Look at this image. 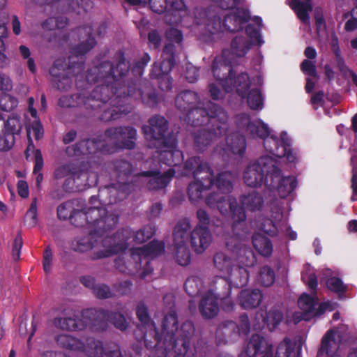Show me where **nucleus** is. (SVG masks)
<instances>
[{"label":"nucleus","mask_w":357,"mask_h":357,"mask_svg":"<svg viewBox=\"0 0 357 357\" xmlns=\"http://www.w3.org/2000/svg\"><path fill=\"white\" fill-rule=\"evenodd\" d=\"M281 169L276 165L272 175L266 179V187L270 190H276L281 198H286L297 186L296 178L292 176H282Z\"/></svg>","instance_id":"15"},{"label":"nucleus","mask_w":357,"mask_h":357,"mask_svg":"<svg viewBox=\"0 0 357 357\" xmlns=\"http://www.w3.org/2000/svg\"><path fill=\"white\" fill-rule=\"evenodd\" d=\"M281 143L285 149V153L283 157H286L289 162H296L298 160L297 153L291 148V139L286 132H281Z\"/></svg>","instance_id":"64"},{"label":"nucleus","mask_w":357,"mask_h":357,"mask_svg":"<svg viewBox=\"0 0 357 357\" xmlns=\"http://www.w3.org/2000/svg\"><path fill=\"white\" fill-rule=\"evenodd\" d=\"M203 281L198 276L188 278L184 283V289L187 294L190 297L199 296L203 289Z\"/></svg>","instance_id":"53"},{"label":"nucleus","mask_w":357,"mask_h":357,"mask_svg":"<svg viewBox=\"0 0 357 357\" xmlns=\"http://www.w3.org/2000/svg\"><path fill=\"white\" fill-rule=\"evenodd\" d=\"M275 279V274L274 270L269 266H264L260 268L259 282L264 287L271 286Z\"/></svg>","instance_id":"60"},{"label":"nucleus","mask_w":357,"mask_h":357,"mask_svg":"<svg viewBox=\"0 0 357 357\" xmlns=\"http://www.w3.org/2000/svg\"><path fill=\"white\" fill-rule=\"evenodd\" d=\"M174 174L175 170L173 168H169L164 174H161L159 170L143 171L140 173L141 176L149 178L146 183V188L149 190L165 188Z\"/></svg>","instance_id":"25"},{"label":"nucleus","mask_w":357,"mask_h":357,"mask_svg":"<svg viewBox=\"0 0 357 357\" xmlns=\"http://www.w3.org/2000/svg\"><path fill=\"white\" fill-rule=\"evenodd\" d=\"M136 315L142 324V328L140 330L142 332V336L144 334L148 331L147 327L149 328V331L151 329V324H154L151 320V317L149 316V310L146 305L143 302H139L136 307Z\"/></svg>","instance_id":"51"},{"label":"nucleus","mask_w":357,"mask_h":357,"mask_svg":"<svg viewBox=\"0 0 357 357\" xmlns=\"http://www.w3.org/2000/svg\"><path fill=\"white\" fill-rule=\"evenodd\" d=\"M241 206L243 209L250 211H257L262 209L264 204V199L261 193L253 190L246 195L241 197Z\"/></svg>","instance_id":"35"},{"label":"nucleus","mask_w":357,"mask_h":357,"mask_svg":"<svg viewBox=\"0 0 357 357\" xmlns=\"http://www.w3.org/2000/svg\"><path fill=\"white\" fill-rule=\"evenodd\" d=\"M170 11L174 13V19H170L169 23H178L181 21V13H186L187 6L184 0H167Z\"/></svg>","instance_id":"57"},{"label":"nucleus","mask_w":357,"mask_h":357,"mask_svg":"<svg viewBox=\"0 0 357 357\" xmlns=\"http://www.w3.org/2000/svg\"><path fill=\"white\" fill-rule=\"evenodd\" d=\"M105 210H100L98 206H90L87 210L75 209L69 216L70 223L77 227H86L87 229H95V231L105 234L114 229L119 220L118 214H111L102 218V213L106 214Z\"/></svg>","instance_id":"5"},{"label":"nucleus","mask_w":357,"mask_h":357,"mask_svg":"<svg viewBox=\"0 0 357 357\" xmlns=\"http://www.w3.org/2000/svg\"><path fill=\"white\" fill-rule=\"evenodd\" d=\"M290 6L303 23H309L310 16L308 13L312 10L311 3H305L301 0H292Z\"/></svg>","instance_id":"48"},{"label":"nucleus","mask_w":357,"mask_h":357,"mask_svg":"<svg viewBox=\"0 0 357 357\" xmlns=\"http://www.w3.org/2000/svg\"><path fill=\"white\" fill-rule=\"evenodd\" d=\"M165 245L163 241L153 240L148 244L131 250V257L135 260V267L137 269L142 268L143 259H153L161 255L165 252Z\"/></svg>","instance_id":"20"},{"label":"nucleus","mask_w":357,"mask_h":357,"mask_svg":"<svg viewBox=\"0 0 357 357\" xmlns=\"http://www.w3.org/2000/svg\"><path fill=\"white\" fill-rule=\"evenodd\" d=\"M66 66L64 60L58 59L54 61L50 69L54 86L60 91H68L73 84L72 77L65 69Z\"/></svg>","instance_id":"22"},{"label":"nucleus","mask_w":357,"mask_h":357,"mask_svg":"<svg viewBox=\"0 0 357 357\" xmlns=\"http://www.w3.org/2000/svg\"><path fill=\"white\" fill-rule=\"evenodd\" d=\"M239 337L238 324L231 320H225L220 323L215 332V340L218 345L235 342Z\"/></svg>","instance_id":"24"},{"label":"nucleus","mask_w":357,"mask_h":357,"mask_svg":"<svg viewBox=\"0 0 357 357\" xmlns=\"http://www.w3.org/2000/svg\"><path fill=\"white\" fill-rule=\"evenodd\" d=\"M213 263L218 271L227 275L236 266L232 258L222 252H217L214 255Z\"/></svg>","instance_id":"47"},{"label":"nucleus","mask_w":357,"mask_h":357,"mask_svg":"<svg viewBox=\"0 0 357 357\" xmlns=\"http://www.w3.org/2000/svg\"><path fill=\"white\" fill-rule=\"evenodd\" d=\"M230 283L235 288H242L247 285L249 281L248 270L240 266H235L228 274Z\"/></svg>","instance_id":"40"},{"label":"nucleus","mask_w":357,"mask_h":357,"mask_svg":"<svg viewBox=\"0 0 357 357\" xmlns=\"http://www.w3.org/2000/svg\"><path fill=\"white\" fill-rule=\"evenodd\" d=\"M298 304L302 310L301 319L310 321L313 318V312L317 305V298L307 294H303L298 298Z\"/></svg>","instance_id":"39"},{"label":"nucleus","mask_w":357,"mask_h":357,"mask_svg":"<svg viewBox=\"0 0 357 357\" xmlns=\"http://www.w3.org/2000/svg\"><path fill=\"white\" fill-rule=\"evenodd\" d=\"M79 39H84L80 43L73 46L71 48L70 53L72 56L69 57L68 70L70 69H77L76 73H79L84 68V61H71V60L78 58L79 56H84L96 45V40L93 36V27L91 25H84L76 29Z\"/></svg>","instance_id":"10"},{"label":"nucleus","mask_w":357,"mask_h":357,"mask_svg":"<svg viewBox=\"0 0 357 357\" xmlns=\"http://www.w3.org/2000/svg\"><path fill=\"white\" fill-rule=\"evenodd\" d=\"M114 266L121 273H124L128 275L134 274L135 271L139 269L135 267V260L132 259L131 256L128 260H125L123 258L118 257L114 260Z\"/></svg>","instance_id":"59"},{"label":"nucleus","mask_w":357,"mask_h":357,"mask_svg":"<svg viewBox=\"0 0 357 357\" xmlns=\"http://www.w3.org/2000/svg\"><path fill=\"white\" fill-rule=\"evenodd\" d=\"M233 174L226 171L218 174L215 180L214 179L213 185H215L220 192L227 194L231 192L233 189Z\"/></svg>","instance_id":"46"},{"label":"nucleus","mask_w":357,"mask_h":357,"mask_svg":"<svg viewBox=\"0 0 357 357\" xmlns=\"http://www.w3.org/2000/svg\"><path fill=\"white\" fill-rule=\"evenodd\" d=\"M245 352L248 357H273V347L263 336L254 334L248 342Z\"/></svg>","instance_id":"21"},{"label":"nucleus","mask_w":357,"mask_h":357,"mask_svg":"<svg viewBox=\"0 0 357 357\" xmlns=\"http://www.w3.org/2000/svg\"><path fill=\"white\" fill-rule=\"evenodd\" d=\"M226 143L228 149L233 154L242 156L245 153L247 143L244 135L236 132L231 133L227 137Z\"/></svg>","instance_id":"36"},{"label":"nucleus","mask_w":357,"mask_h":357,"mask_svg":"<svg viewBox=\"0 0 357 357\" xmlns=\"http://www.w3.org/2000/svg\"><path fill=\"white\" fill-rule=\"evenodd\" d=\"M232 284L229 279L225 277L216 276L212 281L210 289L207 292H211L216 299H222L230 296Z\"/></svg>","instance_id":"32"},{"label":"nucleus","mask_w":357,"mask_h":357,"mask_svg":"<svg viewBox=\"0 0 357 357\" xmlns=\"http://www.w3.org/2000/svg\"><path fill=\"white\" fill-rule=\"evenodd\" d=\"M250 88V80L248 73H242L237 76L235 89L237 94L243 99L245 98L250 109L260 110L264 107V99L259 89Z\"/></svg>","instance_id":"13"},{"label":"nucleus","mask_w":357,"mask_h":357,"mask_svg":"<svg viewBox=\"0 0 357 357\" xmlns=\"http://www.w3.org/2000/svg\"><path fill=\"white\" fill-rule=\"evenodd\" d=\"M251 46L249 40L242 36H236L231 42V52L237 57L244 56Z\"/></svg>","instance_id":"49"},{"label":"nucleus","mask_w":357,"mask_h":357,"mask_svg":"<svg viewBox=\"0 0 357 357\" xmlns=\"http://www.w3.org/2000/svg\"><path fill=\"white\" fill-rule=\"evenodd\" d=\"M142 102L149 107H155L159 102V98L156 90L151 87H148L146 91L138 90Z\"/></svg>","instance_id":"55"},{"label":"nucleus","mask_w":357,"mask_h":357,"mask_svg":"<svg viewBox=\"0 0 357 357\" xmlns=\"http://www.w3.org/2000/svg\"><path fill=\"white\" fill-rule=\"evenodd\" d=\"M23 128L21 117L15 114L6 119L0 115V151L10 150L15 143V136L20 135Z\"/></svg>","instance_id":"11"},{"label":"nucleus","mask_w":357,"mask_h":357,"mask_svg":"<svg viewBox=\"0 0 357 357\" xmlns=\"http://www.w3.org/2000/svg\"><path fill=\"white\" fill-rule=\"evenodd\" d=\"M228 118L225 109L215 112L214 118H208L203 124H211V128H199L192 132L193 148L195 151L204 152L214 141L226 134L228 130Z\"/></svg>","instance_id":"7"},{"label":"nucleus","mask_w":357,"mask_h":357,"mask_svg":"<svg viewBox=\"0 0 357 357\" xmlns=\"http://www.w3.org/2000/svg\"><path fill=\"white\" fill-rule=\"evenodd\" d=\"M218 299L211 295V292L203 294L199 305L200 314L204 319H211L215 317L219 312Z\"/></svg>","instance_id":"31"},{"label":"nucleus","mask_w":357,"mask_h":357,"mask_svg":"<svg viewBox=\"0 0 357 357\" xmlns=\"http://www.w3.org/2000/svg\"><path fill=\"white\" fill-rule=\"evenodd\" d=\"M283 319L284 314L282 311L274 306L266 312L263 320L268 329L273 331L280 324Z\"/></svg>","instance_id":"50"},{"label":"nucleus","mask_w":357,"mask_h":357,"mask_svg":"<svg viewBox=\"0 0 357 357\" xmlns=\"http://www.w3.org/2000/svg\"><path fill=\"white\" fill-rule=\"evenodd\" d=\"M150 61V55L144 53L131 68L130 61L126 58L125 52L119 50L115 53L112 61H104L98 66L88 70L86 74V86L92 83H101L90 93L87 91L91 112L101 109L102 106L113 97L116 98L118 95L121 97L128 96L129 91L132 98L135 93V87L127 86L126 80L130 72L135 78L141 77L144 68Z\"/></svg>","instance_id":"1"},{"label":"nucleus","mask_w":357,"mask_h":357,"mask_svg":"<svg viewBox=\"0 0 357 357\" xmlns=\"http://www.w3.org/2000/svg\"><path fill=\"white\" fill-rule=\"evenodd\" d=\"M190 228V222L187 218H184L176 222L173 230L174 245L187 243L188 231Z\"/></svg>","instance_id":"37"},{"label":"nucleus","mask_w":357,"mask_h":357,"mask_svg":"<svg viewBox=\"0 0 357 357\" xmlns=\"http://www.w3.org/2000/svg\"><path fill=\"white\" fill-rule=\"evenodd\" d=\"M199 94L191 90H184L175 98L176 108L185 116V121L194 126H202L208 118H214L215 112L224 109L216 103L207 101L200 107Z\"/></svg>","instance_id":"3"},{"label":"nucleus","mask_w":357,"mask_h":357,"mask_svg":"<svg viewBox=\"0 0 357 357\" xmlns=\"http://www.w3.org/2000/svg\"><path fill=\"white\" fill-rule=\"evenodd\" d=\"M85 347L82 351L90 357H102L105 352L102 342L93 337H88L86 340Z\"/></svg>","instance_id":"52"},{"label":"nucleus","mask_w":357,"mask_h":357,"mask_svg":"<svg viewBox=\"0 0 357 357\" xmlns=\"http://www.w3.org/2000/svg\"><path fill=\"white\" fill-rule=\"evenodd\" d=\"M52 324L56 328L63 331H81L84 326L81 319L73 317H55Z\"/></svg>","instance_id":"44"},{"label":"nucleus","mask_w":357,"mask_h":357,"mask_svg":"<svg viewBox=\"0 0 357 357\" xmlns=\"http://www.w3.org/2000/svg\"><path fill=\"white\" fill-rule=\"evenodd\" d=\"M172 68L173 67L165 61H162L159 63L155 62L152 66L149 75L151 78L158 79L161 77L169 74Z\"/></svg>","instance_id":"61"},{"label":"nucleus","mask_w":357,"mask_h":357,"mask_svg":"<svg viewBox=\"0 0 357 357\" xmlns=\"http://www.w3.org/2000/svg\"><path fill=\"white\" fill-rule=\"evenodd\" d=\"M335 340V333L330 330L324 335L321 342V347L318 351V356L326 354L328 357H340L338 355L333 354L331 350V342Z\"/></svg>","instance_id":"58"},{"label":"nucleus","mask_w":357,"mask_h":357,"mask_svg":"<svg viewBox=\"0 0 357 357\" xmlns=\"http://www.w3.org/2000/svg\"><path fill=\"white\" fill-rule=\"evenodd\" d=\"M72 178L77 190L91 188L97 183L98 180L97 174L94 172L76 166L72 171Z\"/></svg>","instance_id":"29"},{"label":"nucleus","mask_w":357,"mask_h":357,"mask_svg":"<svg viewBox=\"0 0 357 357\" xmlns=\"http://www.w3.org/2000/svg\"><path fill=\"white\" fill-rule=\"evenodd\" d=\"M103 146L102 140L98 138H86L66 148L65 152L69 157H89L101 151Z\"/></svg>","instance_id":"19"},{"label":"nucleus","mask_w":357,"mask_h":357,"mask_svg":"<svg viewBox=\"0 0 357 357\" xmlns=\"http://www.w3.org/2000/svg\"><path fill=\"white\" fill-rule=\"evenodd\" d=\"M227 53V50H224L221 56L214 59L212 63V72L215 79L219 81L223 89L229 93L235 89L237 77L234 76L231 61L225 58Z\"/></svg>","instance_id":"12"},{"label":"nucleus","mask_w":357,"mask_h":357,"mask_svg":"<svg viewBox=\"0 0 357 357\" xmlns=\"http://www.w3.org/2000/svg\"><path fill=\"white\" fill-rule=\"evenodd\" d=\"M250 19L248 10L237 9L236 12L225 16L223 26L225 31L234 33L243 29L244 24Z\"/></svg>","instance_id":"28"},{"label":"nucleus","mask_w":357,"mask_h":357,"mask_svg":"<svg viewBox=\"0 0 357 357\" xmlns=\"http://www.w3.org/2000/svg\"><path fill=\"white\" fill-rule=\"evenodd\" d=\"M155 233V228L154 226L151 225H145L134 234L133 241L136 243H143L150 239Z\"/></svg>","instance_id":"62"},{"label":"nucleus","mask_w":357,"mask_h":357,"mask_svg":"<svg viewBox=\"0 0 357 357\" xmlns=\"http://www.w3.org/2000/svg\"><path fill=\"white\" fill-rule=\"evenodd\" d=\"M211 241L212 235L208 227L196 226L190 232V245L197 254L204 252L210 245Z\"/></svg>","instance_id":"26"},{"label":"nucleus","mask_w":357,"mask_h":357,"mask_svg":"<svg viewBox=\"0 0 357 357\" xmlns=\"http://www.w3.org/2000/svg\"><path fill=\"white\" fill-rule=\"evenodd\" d=\"M215 208L223 215L231 213V218L234 221L232 231L234 234L236 236V223L244 222L246 219V215L243 208L238 204L236 198L227 197L224 195L221 196Z\"/></svg>","instance_id":"18"},{"label":"nucleus","mask_w":357,"mask_h":357,"mask_svg":"<svg viewBox=\"0 0 357 357\" xmlns=\"http://www.w3.org/2000/svg\"><path fill=\"white\" fill-rule=\"evenodd\" d=\"M174 246V255L177 264L182 266H188L191 261V255L187 243L176 245Z\"/></svg>","instance_id":"54"},{"label":"nucleus","mask_w":357,"mask_h":357,"mask_svg":"<svg viewBox=\"0 0 357 357\" xmlns=\"http://www.w3.org/2000/svg\"><path fill=\"white\" fill-rule=\"evenodd\" d=\"M252 242L255 249L262 256L269 257L272 254L273 245L268 237L255 233L252 236Z\"/></svg>","instance_id":"43"},{"label":"nucleus","mask_w":357,"mask_h":357,"mask_svg":"<svg viewBox=\"0 0 357 357\" xmlns=\"http://www.w3.org/2000/svg\"><path fill=\"white\" fill-rule=\"evenodd\" d=\"M149 126H143L142 130L146 138L156 141L165 139L168 130V121L162 116L155 114L149 119Z\"/></svg>","instance_id":"23"},{"label":"nucleus","mask_w":357,"mask_h":357,"mask_svg":"<svg viewBox=\"0 0 357 357\" xmlns=\"http://www.w3.org/2000/svg\"><path fill=\"white\" fill-rule=\"evenodd\" d=\"M328 290L337 294L340 298H342L347 291V286L344 284L342 280L335 276L329 278L326 282Z\"/></svg>","instance_id":"56"},{"label":"nucleus","mask_w":357,"mask_h":357,"mask_svg":"<svg viewBox=\"0 0 357 357\" xmlns=\"http://www.w3.org/2000/svg\"><path fill=\"white\" fill-rule=\"evenodd\" d=\"M276 162L269 156H261L256 161L250 163L243 173V181L246 185L257 188L263 183L266 185L268 176L272 175Z\"/></svg>","instance_id":"9"},{"label":"nucleus","mask_w":357,"mask_h":357,"mask_svg":"<svg viewBox=\"0 0 357 357\" xmlns=\"http://www.w3.org/2000/svg\"><path fill=\"white\" fill-rule=\"evenodd\" d=\"M237 125L241 128H245L251 137L264 139V146L267 152L278 158L283 157L286 148L281 143V137L270 136V128L261 119L251 121L249 115L243 113L237 116Z\"/></svg>","instance_id":"6"},{"label":"nucleus","mask_w":357,"mask_h":357,"mask_svg":"<svg viewBox=\"0 0 357 357\" xmlns=\"http://www.w3.org/2000/svg\"><path fill=\"white\" fill-rule=\"evenodd\" d=\"M132 94L128 93V96L121 97L118 95L116 98H113L111 101L110 106L106 107L105 104L102 106L104 109L100 119L102 121L109 122L120 119L123 115H126L131 112L132 105L130 103Z\"/></svg>","instance_id":"17"},{"label":"nucleus","mask_w":357,"mask_h":357,"mask_svg":"<svg viewBox=\"0 0 357 357\" xmlns=\"http://www.w3.org/2000/svg\"><path fill=\"white\" fill-rule=\"evenodd\" d=\"M109 192L108 190V185L100 188L98 191V196H91L89 200V203L91 206H98L100 210H105L106 214L102 213V217L109 216L111 214H115L114 213H109V209L107 206L111 205V201L109 200Z\"/></svg>","instance_id":"38"},{"label":"nucleus","mask_w":357,"mask_h":357,"mask_svg":"<svg viewBox=\"0 0 357 357\" xmlns=\"http://www.w3.org/2000/svg\"><path fill=\"white\" fill-rule=\"evenodd\" d=\"M184 168L191 172L195 178V181L188 185L187 191L189 200L195 204L213 185L214 172L208 163L199 156L189 158L184 163Z\"/></svg>","instance_id":"4"},{"label":"nucleus","mask_w":357,"mask_h":357,"mask_svg":"<svg viewBox=\"0 0 357 357\" xmlns=\"http://www.w3.org/2000/svg\"><path fill=\"white\" fill-rule=\"evenodd\" d=\"M161 147L158 151V162L170 168L180 165L183 160L182 151L176 149L177 139L174 135H168L162 142Z\"/></svg>","instance_id":"16"},{"label":"nucleus","mask_w":357,"mask_h":357,"mask_svg":"<svg viewBox=\"0 0 357 357\" xmlns=\"http://www.w3.org/2000/svg\"><path fill=\"white\" fill-rule=\"evenodd\" d=\"M89 88V86H86L79 93L61 96L59 99V105L61 107H80L90 114L92 112L87 97Z\"/></svg>","instance_id":"27"},{"label":"nucleus","mask_w":357,"mask_h":357,"mask_svg":"<svg viewBox=\"0 0 357 357\" xmlns=\"http://www.w3.org/2000/svg\"><path fill=\"white\" fill-rule=\"evenodd\" d=\"M205 28L211 34H215L225 30L223 21L222 22L220 17L218 15H213L208 18L205 22Z\"/></svg>","instance_id":"63"},{"label":"nucleus","mask_w":357,"mask_h":357,"mask_svg":"<svg viewBox=\"0 0 357 357\" xmlns=\"http://www.w3.org/2000/svg\"><path fill=\"white\" fill-rule=\"evenodd\" d=\"M177 314L171 310L162 324L160 334L155 324H151L150 331H146L143 339L146 349L153 350L149 357H196L193 352L189 353L190 340L195 333L191 321L183 322L178 328Z\"/></svg>","instance_id":"2"},{"label":"nucleus","mask_w":357,"mask_h":357,"mask_svg":"<svg viewBox=\"0 0 357 357\" xmlns=\"http://www.w3.org/2000/svg\"><path fill=\"white\" fill-rule=\"evenodd\" d=\"M84 318L89 319V324L96 331H105L107 329L108 323L112 324L116 329L125 331L128 323L125 316L119 312L104 309L90 308L82 311Z\"/></svg>","instance_id":"8"},{"label":"nucleus","mask_w":357,"mask_h":357,"mask_svg":"<svg viewBox=\"0 0 357 357\" xmlns=\"http://www.w3.org/2000/svg\"><path fill=\"white\" fill-rule=\"evenodd\" d=\"M112 169L116 174L118 181L127 182V178L133 172L132 163L124 159H117L113 161Z\"/></svg>","instance_id":"42"},{"label":"nucleus","mask_w":357,"mask_h":357,"mask_svg":"<svg viewBox=\"0 0 357 357\" xmlns=\"http://www.w3.org/2000/svg\"><path fill=\"white\" fill-rule=\"evenodd\" d=\"M238 298L242 308L252 310L261 304L263 294L259 289H245L240 291Z\"/></svg>","instance_id":"30"},{"label":"nucleus","mask_w":357,"mask_h":357,"mask_svg":"<svg viewBox=\"0 0 357 357\" xmlns=\"http://www.w3.org/2000/svg\"><path fill=\"white\" fill-rule=\"evenodd\" d=\"M132 185L126 181H118L108 185L111 205L123 200L131 192Z\"/></svg>","instance_id":"33"},{"label":"nucleus","mask_w":357,"mask_h":357,"mask_svg":"<svg viewBox=\"0 0 357 357\" xmlns=\"http://www.w3.org/2000/svg\"><path fill=\"white\" fill-rule=\"evenodd\" d=\"M55 340L59 347L68 350L82 351L85 347V344L79 339L67 334L57 335Z\"/></svg>","instance_id":"41"},{"label":"nucleus","mask_w":357,"mask_h":357,"mask_svg":"<svg viewBox=\"0 0 357 357\" xmlns=\"http://www.w3.org/2000/svg\"><path fill=\"white\" fill-rule=\"evenodd\" d=\"M105 135L114 141V146L119 150H132L135 148L137 130L131 126H119L107 129Z\"/></svg>","instance_id":"14"},{"label":"nucleus","mask_w":357,"mask_h":357,"mask_svg":"<svg viewBox=\"0 0 357 357\" xmlns=\"http://www.w3.org/2000/svg\"><path fill=\"white\" fill-rule=\"evenodd\" d=\"M301 350L296 349L289 337H284L278 345L275 357H300Z\"/></svg>","instance_id":"45"},{"label":"nucleus","mask_w":357,"mask_h":357,"mask_svg":"<svg viewBox=\"0 0 357 357\" xmlns=\"http://www.w3.org/2000/svg\"><path fill=\"white\" fill-rule=\"evenodd\" d=\"M100 234L95 231V229H88V234L79 238L76 241L75 250L79 252H85L96 246L98 238L107 235Z\"/></svg>","instance_id":"34"}]
</instances>
